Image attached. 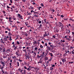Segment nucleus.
Segmentation results:
<instances>
[{
  "instance_id": "nucleus-22",
  "label": "nucleus",
  "mask_w": 74,
  "mask_h": 74,
  "mask_svg": "<svg viewBox=\"0 0 74 74\" xmlns=\"http://www.w3.org/2000/svg\"><path fill=\"white\" fill-rule=\"evenodd\" d=\"M50 70H53V68L52 67H51L50 68Z\"/></svg>"
},
{
  "instance_id": "nucleus-2",
  "label": "nucleus",
  "mask_w": 74,
  "mask_h": 74,
  "mask_svg": "<svg viewBox=\"0 0 74 74\" xmlns=\"http://www.w3.org/2000/svg\"><path fill=\"white\" fill-rule=\"evenodd\" d=\"M17 15V17H18V18H19L20 19H23V18H22V15H21L20 14H18Z\"/></svg>"
},
{
  "instance_id": "nucleus-29",
  "label": "nucleus",
  "mask_w": 74,
  "mask_h": 74,
  "mask_svg": "<svg viewBox=\"0 0 74 74\" xmlns=\"http://www.w3.org/2000/svg\"><path fill=\"white\" fill-rule=\"evenodd\" d=\"M49 55H50L51 56H53V55H52V53H49Z\"/></svg>"
},
{
  "instance_id": "nucleus-32",
  "label": "nucleus",
  "mask_w": 74,
  "mask_h": 74,
  "mask_svg": "<svg viewBox=\"0 0 74 74\" xmlns=\"http://www.w3.org/2000/svg\"><path fill=\"white\" fill-rule=\"evenodd\" d=\"M52 57L50 58L49 60V61H51V60H52Z\"/></svg>"
},
{
  "instance_id": "nucleus-63",
  "label": "nucleus",
  "mask_w": 74,
  "mask_h": 74,
  "mask_svg": "<svg viewBox=\"0 0 74 74\" xmlns=\"http://www.w3.org/2000/svg\"><path fill=\"white\" fill-rule=\"evenodd\" d=\"M40 48H43V46H42V45H40Z\"/></svg>"
},
{
  "instance_id": "nucleus-18",
  "label": "nucleus",
  "mask_w": 74,
  "mask_h": 74,
  "mask_svg": "<svg viewBox=\"0 0 74 74\" xmlns=\"http://www.w3.org/2000/svg\"><path fill=\"white\" fill-rule=\"evenodd\" d=\"M47 48H47V49H48V50H49V51L51 50V49L50 47H49L48 46H47Z\"/></svg>"
},
{
  "instance_id": "nucleus-58",
  "label": "nucleus",
  "mask_w": 74,
  "mask_h": 74,
  "mask_svg": "<svg viewBox=\"0 0 74 74\" xmlns=\"http://www.w3.org/2000/svg\"><path fill=\"white\" fill-rule=\"evenodd\" d=\"M61 18H63V17H64V16H63V15H61Z\"/></svg>"
},
{
  "instance_id": "nucleus-14",
  "label": "nucleus",
  "mask_w": 74,
  "mask_h": 74,
  "mask_svg": "<svg viewBox=\"0 0 74 74\" xmlns=\"http://www.w3.org/2000/svg\"><path fill=\"white\" fill-rule=\"evenodd\" d=\"M1 42L2 43H3V44H4V42H3L4 41V40H3V39L1 38Z\"/></svg>"
},
{
  "instance_id": "nucleus-10",
  "label": "nucleus",
  "mask_w": 74,
  "mask_h": 74,
  "mask_svg": "<svg viewBox=\"0 0 74 74\" xmlns=\"http://www.w3.org/2000/svg\"><path fill=\"white\" fill-rule=\"evenodd\" d=\"M34 69L36 70V71H38L39 70H40L39 68H34Z\"/></svg>"
},
{
  "instance_id": "nucleus-39",
  "label": "nucleus",
  "mask_w": 74,
  "mask_h": 74,
  "mask_svg": "<svg viewBox=\"0 0 74 74\" xmlns=\"http://www.w3.org/2000/svg\"><path fill=\"white\" fill-rule=\"evenodd\" d=\"M51 66H52V67H55V64H53V65L52 64Z\"/></svg>"
},
{
  "instance_id": "nucleus-54",
  "label": "nucleus",
  "mask_w": 74,
  "mask_h": 74,
  "mask_svg": "<svg viewBox=\"0 0 74 74\" xmlns=\"http://www.w3.org/2000/svg\"><path fill=\"white\" fill-rule=\"evenodd\" d=\"M44 21L45 22V23H46V19H45L44 20Z\"/></svg>"
},
{
  "instance_id": "nucleus-9",
  "label": "nucleus",
  "mask_w": 74,
  "mask_h": 74,
  "mask_svg": "<svg viewBox=\"0 0 74 74\" xmlns=\"http://www.w3.org/2000/svg\"><path fill=\"white\" fill-rule=\"evenodd\" d=\"M1 64H2L3 66V67H4V66H5V64L4 63V62H1Z\"/></svg>"
},
{
  "instance_id": "nucleus-30",
  "label": "nucleus",
  "mask_w": 74,
  "mask_h": 74,
  "mask_svg": "<svg viewBox=\"0 0 74 74\" xmlns=\"http://www.w3.org/2000/svg\"><path fill=\"white\" fill-rule=\"evenodd\" d=\"M16 42H17V44L18 45H19V44H20V43H19V42L17 41Z\"/></svg>"
},
{
  "instance_id": "nucleus-8",
  "label": "nucleus",
  "mask_w": 74,
  "mask_h": 74,
  "mask_svg": "<svg viewBox=\"0 0 74 74\" xmlns=\"http://www.w3.org/2000/svg\"><path fill=\"white\" fill-rule=\"evenodd\" d=\"M62 62H63V63L65 62L66 61V58H64V59H62Z\"/></svg>"
},
{
  "instance_id": "nucleus-34",
  "label": "nucleus",
  "mask_w": 74,
  "mask_h": 74,
  "mask_svg": "<svg viewBox=\"0 0 74 74\" xmlns=\"http://www.w3.org/2000/svg\"><path fill=\"white\" fill-rule=\"evenodd\" d=\"M45 60H48V58L47 57H45Z\"/></svg>"
},
{
  "instance_id": "nucleus-37",
  "label": "nucleus",
  "mask_w": 74,
  "mask_h": 74,
  "mask_svg": "<svg viewBox=\"0 0 74 74\" xmlns=\"http://www.w3.org/2000/svg\"><path fill=\"white\" fill-rule=\"evenodd\" d=\"M27 51V52H30V49H28Z\"/></svg>"
},
{
  "instance_id": "nucleus-13",
  "label": "nucleus",
  "mask_w": 74,
  "mask_h": 74,
  "mask_svg": "<svg viewBox=\"0 0 74 74\" xmlns=\"http://www.w3.org/2000/svg\"><path fill=\"white\" fill-rule=\"evenodd\" d=\"M3 52H6V53H7V51H5V48L3 49Z\"/></svg>"
},
{
  "instance_id": "nucleus-64",
  "label": "nucleus",
  "mask_w": 74,
  "mask_h": 74,
  "mask_svg": "<svg viewBox=\"0 0 74 74\" xmlns=\"http://www.w3.org/2000/svg\"><path fill=\"white\" fill-rule=\"evenodd\" d=\"M72 35L73 36L74 35V32H72Z\"/></svg>"
},
{
  "instance_id": "nucleus-35",
  "label": "nucleus",
  "mask_w": 74,
  "mask_h": 74,
  "mask_svg": "<svg viewBox=\"0 0 74 74\" xmlns=\"http://www.w3.org/2000/svg\"><path fill=\"white\" fill-rule=\"evenodd\" d=\"M13 48H14V50H15V49H16L17 48V47H15Z\"/></svg>"
},
{
  "instance_id": "nucleus-17",
  "label": "nucleus",
  "mask_w": 74,
  "mask_h": 74,
  "mask_svg": "<svg viewBox=\"0 0 74 74\" xmlns=\"http://www.w3.org/2000/svg\"><path fill=\"white\" fill-rule=\"evenodd\" d=\"M42 26V25L40 24L39 26V27H38V29H42L41 27Z\"/></svg>"
},
{
  "instance_id": "nucleus-52",
  "label": "nucleus",
  "mask_w": 74,
  "mask_h": 74,
  "mask_svg": "<svg viewBox=\"0 0 74 74\" xmlns=\"http://www.w3.org/2000/svg\"><path fill=\"white\" fill-rule=\"evenodd\" d=\"M3 58H6V56H3Z\"/></svg>"
},
{
  "instance_id": "nucleus-47",
  "label": "nucleus",
  "mask_w": 74,
  "mask_h": 74,
  "mask_svg": "<svg viewBox=\"0 0 74 74\" xmlns=\"http://www.w3.org/2000/svg\"><path fill=\"white\" fill-rule=\"evenodd\" d=\"M9 22L11 23V22H13V21H11V20H9Z\"/></svg>"
},
{
  "instance_id": "nucleus-33",
  "label": "nucleus",
  "mask_w": 74,
  "mask_h": 74,
  "mask_svg": "<svg viewBox=\"0 0 74 74\" xmlns=\"http://www.w3.org/2000/svg\"><path fill=\"white\" fill-rule=\"evenodd\" d=\"M4 67L2 66L0 68V69H1V70H2L4 69Z\"/></svg>"
},
{
  "instance_id": "nucleus-4",
  "label": "nucleus",
  "mask_w": 74,
  "mask_h": 74,
  "mask_svg": "<svg viewBox=\"0 0 74 74\" xmlns=\"http://www.w3.org/2000/svg\"><path fill=\"white\" fill-rule=\"evenodd\" d=\"M24 69H26V70H27L28 71H30L31 70V69L29 68H28L26 67V66H24Z\"/></svg>"
},
{
  "instance_id": "nucleus-12",
  "label": "nucleus",
  "mask_w": 74,
  "mask_h": 74,
  "mask_svg": "<svg viewBox=\"0 0 74 74\" xmlns=\"http://www.w3.org/2000/svg\"><path fill=\"white\" fill-rule=\"evenodd\" d=\"M42 62V60H40L38 61V63H41Z\"/></svg>"
},
{
  "instance_id": "nucleus-16",
  "label": "nucleus",
  "mask_w": 74,
  "mask_h": 74,
  "mask_svg": "<svg viewBox=\"0 0 74 74\" xmlns=\"http://www.w3.org/2000/svg\"><path fill=\"white\" fill-rule=\"evenodd\" d=\"M22 73L26 74V70H24L23 71V72H22Z\"/></svg>"
},
{
  "instance_id": "nucleus-23",
  "label": "nucleus",
  "mask_w": 74,
  "mask_h": 74,
  "mask_svg": "<svg viewBox=\"0 0 74 74\" xmlns=\"http://www.w3.org/2000/svg\"><path fill=\"white\" fill-rule=\"evenodd\" d=\"M34 50L35 51H37V49H38V48L37 47H36L34 48Z\"/></svg>"
},
{
  "instance_id": "nucleus-59",
  "label": "nucleus",
  "mask_w": 74,
  "mask_h": 74,
  "mask_svg": "<svg viewBox=\"0 0 74 74\" xmlns=\"http://www.w3.org/2000/svg\"><path fill=\"white\" fill-rule=\"evenodd\" d=\"M3 14H5V11H3Z\"/></svg>"
},
{
  "instance_id": "nucleus-56",
  "label": "nucleus",
  "mask_w": 74,
  "mask_h": 74,
  "mask_svg": "<svg viewBox=\"0 0 74 74\" xmlns=\"http://www.w3.org/2000/svg\"><path fill=\"white\" fill-rule=\"evenodd\" d=\"M26 58H29V56H28V55H26Z\"/></svg>"
},
{
  "instance_id": "nucleus-43",
  "label": "nucleus",
  "mask_w": 74,
  "mask_h": 74,
  "mask_svg": "<svg viewBox=\"0 0 74 74\" xmlns=\"http://www.w3.org/2000/svg\"><path fill=\"white\" fill-rule=\"evenodd\" d=\"M41 6L42 7H44V4H43V3H41Z\"/></svg>"
},
{
  "instance_id": "nucleus-42",
  "label": "nucleus",
  "mask_w": 74,
  "mask_h": 74,
  "mask_svg": "<svg viewBox=\"0 0 74 74\" xmlns=\"http://www.w3.org/2000/svg\"><path fill=\"white\" fill-rule=\"evenodd\" d=\"M62 26V27L61 28V29H62V30H63V27H64V26L63 25V26Z\"/></svg>"
},
{
  "instance_id": "nucleus-21",
  "label": "nucleus",
  "mask_w": 74,
  "mask_h": 74,
  "mask_svg": "<svg viewBox=\"0 0 74 74\" xmlns=\"http://www.w3.org/2000/svg\"><path fill=\"white\" fill-rule=\"evenodd\" d=\"M34 42L33 43V44H37V42L36 41H34Z\"/></svg>"
},
{
  "instance_id": "nucleus-60",
  "label": "nucleus",
  "mask_w": 74,
  "mask_h": 74,
  "mask_svg": "<svg viewBox=\"0 0 74 74\" xmlns=\"http://www.w3.org/2000/svg\"><path fill=\"white\" fill-rule=\"evenodd\" d=\"M52 36L54 38H55V37H56V36Z\"/></svg>"
},
{
  "instance_id": "nucleus-38",
  "label": "nucleus",
  "mask_w": 74,
  "mask_h": 74,
  "mask_svg": "<svg viewBox=\"0 0 74 74\" xmlns=\"http://www.w3.org/2000/svg\"><path fill=\"white\" fill-rule=\"evenodd\" d=\"M12 58L13 59H16V57H15V56L12 57Z\"/></svg>"
},
{
  "instance_id": "nucleus-31",
  "label": "nucleus",
  "mask_w": 74,
  "mask_h": 74,
  "mask_svg": "<svg viewBox=\"0 0 74 74\" xmlns=\"http://www.w3.org/2000/svg\"><path fill=\"white\" fill-rule=\"evenodd\" d=\"M1 71L2 72V74H4V71L3 70H2Z\"/></svg>"
},
{
  "instance_id": "nucleus-53",
  "label": "nucleus",
  "mask_w": 74,
  "mask_h": 74,
  "mask_svg": "<svg viewBox=\"0 0 74 74\" xmlns=\"http://www.w3.org/2000/svg\"><path fill=\"white\" fill-rule=\"evenodd\" d=\"M7 8H10V7H9L8 5L7 6Z\"/></svg>"
},
{
  "instance_id": "nucleus-61",
  "label": "nucleus",
  "mask_w": 74,
  "mask_h": 74,
  "mask_svg": "<svg viewBox=\"0 0 74 74\" xmlns=\"http://www.w3.org/2000/svg\"><path fill=\"white\" fill-rule=\"evenodd\" d=\"M7 53L5 52H4L3 53L5 54V55H6Z\"/></svg>"
},
{
  "instance_id": "nucleus-11",
  "label": "nucleus",
  "mask_w": 74,
  "mask_h": 74,
  "mask_svg": "<svg viewBox=\"0 0 74 74\" xmlns=\"http://www.w3.org/2000/svg\"><path fill=\"white\" fill-rule=\"evenodd\" d=\"M53 49H54V47H52V48L51 49V52H55V51H54V50H53Z\"/></svg>"
},
{
  "instance_id": "nucleus-48",
  "label": "nucleus",
  "mask_w": 74,
  "mask_h": 74,
  "mask_svg": "<svg viewBox=\"0 0 74 74\" xmlns=\"http://www.w3.org/2000/svg\"><path fill=\"white\" fill-rule=\"evenodd\" d=\"M23 51H24L25 52H26V49H25L24 50H23Z\"/></svg>"
},
{
  "instance_id": "nucleus-7",
  "label": "nucleus",
  "mask_w": 74,
  "mask_h": 74,
  "mask_svg": "<svg viewBox=\"0 0 74 74\" xmlns=\"http://www.w3.org/2000/svg\"><path fill=\"white\" fill-rule=\"evenodd\" d=\"M66 33H68V34H70V30H69V29H66Z\"/></svg>"
},
{
  "instance_id": "nucleus-36",
  "label": "nucleus",
  "mask_w": 74,
  "mask_h": 74,
  "mask_svg": "<svg viewBox=\"0 0 74 74\" xmlns=\"http://www.w3.org/2000/svg\"><path fill=\"white\" fill-rule=\"evenodd\" d=\"M17 63L18 64L17 65V66H19V62H17Z\"/></svg>"
},
{
  "instance_id": "nucleus-55",
  "label": "nucleus",
  "mask_w": 74,
  "mask_h": 74,
  "mask_svg": "<svg viewBox=\"0 0 74 74\" xmlns=\"http://www.w3.org/2000/svg\"><path fill=\"white\" fill-rule=\"evenodd\" d=\"M8 31H9V32H10V31H11V29L9 28H8Z\"/></svg>"
},
{
  "instance_id": "nucleus-46",
  "label": "nucleus",
  "mask_w": 74,
  "mask_h": 74,
  "mask_svg": "<svg viewBox=\"0 0 74 74\" xmlns=\"http://www.w3.org/2000/svg\"><path fill=\"white\" fill-rule=\"evenodd\" d=\"M39 23H41V21H38Z\"/></svg>"
},
{
  "instance_id": "nucleus-41",
  "label": "nucleus",
  "mask_w": 74,
  "mask_h": 74,
  "mask_svg": "<svg viewBox=\"0 0 74 74\" xmlns=\"http://www.w3.org/2000/svg\"><path fill=\"white\" fill-rule=\"evenodd\" d=\"M38 49V52H40L41 51V49Z\"/></svg>"
},
{
  "instance_id": "nucleus-6",
  "label": "nucleus",
  "mask_w": 74,
  "mask_h": 74,
  "mask_svg": "<svg viewBox=\"0 0 74 74\" xmlns=\"http://www.w3.org/2000/svg\"><path fill=\"white\" fill-rule=\"evenodd\" d=\"M18 71H19V72L21 73H22V71H23V70H21L20 68H19L18 69Z\"/></svg>"
},
{
  "instance_id": "nucleus-28",
  "label": "nucleus",
  "mask_w": 74,
  "mask_h": 74,
  "mask_svg": "<svg viewBox=\"0 0 74 74\" xmlns=\"http://www.w3.org/2000/svg\"><path fill=\"white\" fill-rule=\"evenodd\" d=\"M50 47H51V48L54 47H53V45H50Z\"/></svg>"
},
{
  "instance_id": "nucleus-15",
  "label": "nucleus",
  "mask_w": 74,
  "mask_h": 74,
  "mask_svg": "<svg viewBox=\"0 0 74 74\" xmlns=\"http://www.w3.org/2000/svg\"><path fill=\"white\" fill-rule=\"evenodd\" d=\"M48 36V35H47V33H46V32H45V34L43 35V36L44 37H46V36Z\"/></svg>"
},
{
  "instance_id": "nucleus-45",
  "label": "nucleus",
  "mask_w": 74,
  "mask_h": 74,
  "mask_svg": "<svg viewBox=\"0 0 74 74\" xmlns=\"http://www.w3.org/2000/svg\"><path fill=\"white\" fill-rule=\"evenodd\" d=\"M12 27H16V25H15L12 26Z\"/></svg>"
},
{
  "instance_id": "nucleus-24",
  "label": "nucleus",
  "mask_w": 74,
  "mask_h": 74,
  "mask_svg": "<svg viewBox=\"0 0 74 74\" xmlns=\"http://www.w3.org/2000/svg\"><path fill=\"white\" fill-rule=\"evenodd\" d=\"M3 39L4 40V41H7V38H5Z\"/></svg>"
},
{
  "instance_id": "nucleus-49",
  "label": "nucleus",
  "mask_w": 74,
  "mask_h": 74,
  "mask_svg": "<svg viewBox=\"0 0 74 74\" xmlns=\"http://www.w3.org/2000/svg\"><path fill=\"white\" fill-rule=\"evenodd\" d=\"M9 21L11 20V17H9Z\"/></svg>"
},
{
  "instance_id": "nucleus-3",
  "label": "nucleus",
  "mask_w": 74,
  "mask_h": 74,
  "mask_svg": "<svg viewBox=\"0 0 74 74\" xmlns=\"http://www.w3.org/2000/svg\"><path fill=\"white\" fill-rule=\"evenodd\" d=\"M22 34L24 36H25L26 37H27V36H28V34H27V33L25 32H22Z\"/></svg>"
},
{
  "instance_id": "nucleus-50",
  "label": "nucleus",
  "mask_w": 74,
  "mask_h": 74,
  "mask_svg": "<svg viewBox=\"0 0 74 74\" xmlns=\"http://www.w3.org/2000/svg\"><path fill=\"white\" fill-rule=\"evenodd\" d=\"M48 44L49 45H51V42H49L48 43Z\"/></svg>"
},
{
  "instance_id": "nucleus-51",
  "label": "nucleus",
  "mask_w": 74,
  "mask_h": 74,
  "mask_svg": "<svg viewBox=\"0 0 74 74\" xmlns=\"http://www.w3.org/2000/svg\"><path fill=\"white\" fill-rule=\"evenodd\" d=\"M30 7L32 10H33L34 8H33V7L31 6V7Z\"/></svg>"
},
{
  "instance_id": "nucleus-19",
  "label": "nucleus",
  "mask_w": 74,
  "mask_h": 74,
  "mask_svg": "<svg viewBox=\"0 0 74 74\" xmlns=\"http://www.w3.org/2000/svg\"><path fill=\"white\" fill-rule=\"evenodd\" d=\"M16 55H17V56H21V55L20 54H19V53H18V52H16Z\"/></svg>"
},
{
  "instance_id": "nucleus-5",
  "label": "nucleus",
  "mask_w": 74,
  "mask_h": 74,
  "mask_svg": "<svg viewBox=\"0 0 74 74\" xmlns=\"http://www.w3.org/2000/svg\"><path fill=\"white\" fill-rule=\"evenodd\" d=\"M59 26L60 27H61V26H62L63 25V24H62V23L61 22H59Z\"/></svg>"
},
{
  "instance_id": "nucleus-1",
  "label": "nucleus",
  "mask_w": 74,
  "mask_h": 74,
  "mask_svg": "<svg viewBox=\"0 0 74 74\" xmlns=\"http://www.w3.org/2000/svg\"><path fill=\"white\" fill-rule=\"evenodd\" d=\"M46 52L45 53V52L43 53V56H45L46 55H47V54H48V53H49V52L48 51H46Z\"/></svg>"
},
{
  "instance_id": "nucleus-26",
  "label": "nucleus",
  "mask_w": 74,
  "mask_h": 74,
  "mask_svg": "<svg viewBox=\"0 0 74 74\" xmlns=\"http://www.w3.org/2000/svg\"><path fill=\"white\" fill-rule=\"evenodd\" d=\"M37 57L38 58H40L41 57V56H39V55L38 54V55H37Z\"/></svg>"
},
{
  "instance_id": "nucleus-20",
  "label": "nucleus",
  "mask_w": 74,
  "mask_h": 74,
  "mask_svg": "<svg viewBox=\"0 0 74 74\" xmlns=\"http://www.w3.org/2000/svg\"><path fill=\"white\" fill-rule=\"evenodd\" d=\"M65 52H66L65 53H69V51H67V50H66L65 51Z\"/></svg>"
},
{
  "instance_id": "nucleus-44",
  "label": "nucleus",
  "mask_w": 74,
  "mask_h": 74,
  "mask_svg": "<svg viewBox=\"0 0 74 74\" xmlns=\"http://www.w3.org/2000/svg\"><path fill=\"white\" fill-rule=\"evenodd\" d=\"M69 63L70 64H73V62H69Z\"/></svg>"
},
{
  "instance_id": "nucleus-62",
  "label": "nucleus",
  "mask_w": 74,
  "mask_h": 74,
  "mask_svg": "<svg viewBox=\"0 0 74 74\" xmlns=\"http://www.w3.org/2000/svg\"><path fill=\"white\" fill-rule=\"evenodd\" d=\"M34 14H38V12H34Z\"/></svg>"
},
{
  "instance_id": "nucleus-57",
  "label": "nucleus",
  "mask_w": 74,
  "mask_h": 74,
  "mask_svg": "<svg viewBox=\"0 0 74 74\" xmlns=\"http://www.w3.org/2000/svg\"><path fill=\"white\" fill-rule=\"evenodd\" d=\"M57 15L58 16H60V14H59V13H58V14H57Z\"/></svg>"
},
{
  "instance_id": "nucleus-25",
  "label": "nucleus",
  "mask_w": 74,
  "mask_h": 74,
  "mask_svg": "<svg viewBox=\"0 0 74 74\" xmlns=\"http://www.w3.org/2000/svg\"><path fill=\"white\" fill-rule=\"evenodd\" d=\"M34 17H37V18H38V16H37L36 14H34Z\"/></svg>"
},
{
  "instance_id": "nucleus-40",
  "label": "nucleus",
  "mask_w": 74,
  "mask_h": 74,
  "mask_svg": "<svg viewBox=\"0 0 74 74\" xmlns=\"http://www.w3.org/2000/svg\"><path fill=\"white\" fill-rule=\"evenodd\" d=\"M32 2H33V3H32V4L33 5H35V4H36V3H34V1H33Z\"/></svg>"
},
{
  "instance_id": "nucleus-27",
  "label": "nucleus",
  "mask_w": 74,
  "mask_h": 74,
  "mask_svg": "<svg viewBox=\"0 0 74 74\" xmlns=\"http://www.w3.org/2000/svg\"><path fill=\"white\" fill-rule=\"evenodd\" d=\"M61 41L62 43V42H65V40H61Z\"/></svg>"
}]
</instances>
